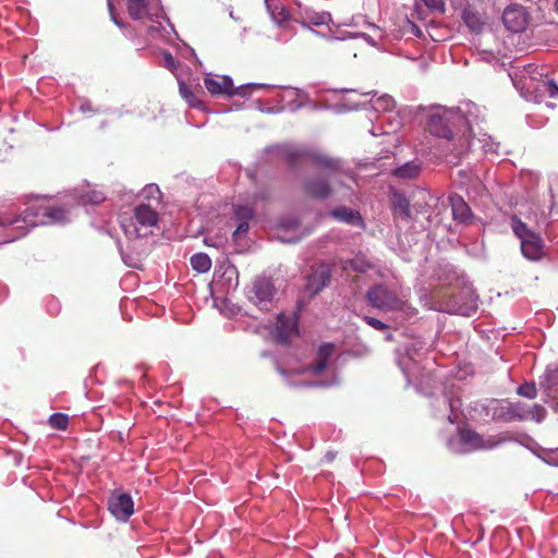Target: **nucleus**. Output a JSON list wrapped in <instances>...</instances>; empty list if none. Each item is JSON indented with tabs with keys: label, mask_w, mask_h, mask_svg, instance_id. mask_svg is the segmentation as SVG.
I'll list each match as a JSON object with an SVG mask.
<instances>
[{
	"label": "nucleus",
	"mask_w": 558,
	"mask_h": 558,
	"mask_svg": "<svg viewBox=\"0 0 558 558\" xmlns=\"http://www.w3.org/2000/svg\"><path fill=\"white\" fill-rule=\"evenodd\" d=\"M158 218V213L151 206L141 204L133 208L131 215L122 214L120 225L126 238L134 240L153 234Z\"/></svg>",
	"instance_id": "f257e3e1"
},
{
	"label": "nucleus",
	"mask_w": 558,
	"mask_h": 558,
	"mask_svg": "<svg viewBox=\"0 0 558 558\" xmlns=\"http://www.w3.org/2000/svg\"><path fill=\"white\" fill-rule=\"evenodd\" d=\"M463 112L465 116L450 109H438L432 112L427 121L429 133L438 137L453 140V128L457 123L464 120L470 124V102L465 104Z\"/></svg>",
	"instance_id": "f03ea898"
},
{
	"label": "nucleus",
	"mask_w": 558,
	"mask_h": 558,
	"mask_svg": "<svg viewBox=\"0 0 558 558\" xmlns=\"http://www.w3.org/2000/svg\"><path fill=\"white\" fill-rule=\"evenodd\" d=\"M365 300L368 305L380 312H400L407 307L405 301L400 299L397 292L385 283H377L371 287Z\"/></svg>",
	"instance_id": "7ed1b4c3"
},
{
	"label": "nucleus",
	"mask_w": 558,
	"mask_h": 558,
	"mask_svg": "<svg viewBox=\"0 0 558 558\" xmlns=\"http://www.w3.org/2000/svg\"><path fill=\"white\" fill-rule=\"evenodd\" d=\"M204 85H205V88L211 95H227L229 97L234 96V95L246 96V94L248 92L259 87V85L250 84V85L234 88L231 77L215 76V75H210V74L205 76Z\"/></svg>",
	"instance_id": "20e7f679"
},
{
	"label": "nucleus",
	"mask_w": 558,
	"mask_h": 558,
	"mask_svg": "<svg viewBox=\"0 0 558 558\" xmlns=\"http://www.w3.org/2000/svg\"><path fill=\"white\" fill-rule=\"evenodd\" d=\"M34 216L40 225H64L71 221V211L65 206L44 205L28 209L27 216Z\"/></svg>",
	"instance_id": "39448f33"
},
{
	"label": "nucleus",
	"mask_w": 558,
	"mask_h": 558,
	"mask_svg": "<svg viewBox=\"0 0 558 558\" xmlns=\"http://www.w3.org/2000/svg\"><path fill=\"white\" fill-rule=\"evenodd\" d=\"M459 438L460 442L463 446H465L470 451L489 450L501 442V439H499L496 436H489L488 438H484L481 434L466 427L459 429Z\"/></svg>",
	"instance_id": "423d86ee"
},
{
	"label": "nucleus",
	"mask_w": 558,
	"mask_h": 558,
	"mask_svg": "<svg viewBox=\"0 0 558 558\" xmlns=\"http://www.w3.org/2000/svg\"><path fill=\"white\" fill-rule=\"evenodd\" d=\"M108 508L118 520L126 521L134 511L133 499L129 494H112L108 500Z\"/></svg>",
	"instance_id": "0eeeda50"
},
{
	"label": "nucleus",
	"mask_w": 558,
	"mask_h": 558,
	"mask_svg": "<svg viewBox=\"0 0 558 558\" xmlns=\"http://www.w3.org/2000/svg\"><path fill=\"white\" fill-rule=\"evenodd\" d=\"M462 20L472 33H482L486 24V14L482 3L466 5L462 11Z\"/></svg>",
	"instance_id": "6e6552de"
},
{
	"label": "nucleus",
	"mask_w": 558,
	"mask_h": 558,
	"mask_svg": "<svg viewBox=\"0 0 558 558\" xmlns=\"http://www.w3.org/2000/svg\"><path fill=\"white\" fill-rule=\"evenodd\" d=\"M505 26L512 33L523 32L527 25V13L523 7L510 5L502 14Z\"/></svg>",
	"instance_id": "1a4fd4ad"
},
{
	"label": "nucleus",
	"mask_w": 558,
	"mask_h": 558,
	"mask_svg": "<svg viewBox=\"0 0 558 558\" xmlns=\"http://www.w3.org/2000/svg\"><path fill=\"white\" fill-rule=\"evenodd\" d=\"M272 296L274 287L265 279L255 281L250 291V300L260 308H266L268 303L271 302Z\"/></svg>",
	"instance_id": "9d476101"
},
{
	"label": "nucleus",
	"mask_w": 558,
	"mask_h": 558,
	"mask_svg": "<svg viewBox=\"0 0 558 558\" xmlns=\"http://www.w3.org/2000/svg\"><path fill=\"white\" fill-rule=\"evenodd\" d=\"M303 191L308 197L326 199L331 195L332 189L326 179L316 177L304 182Z\"/></svg>",
	"instance_id": "9b49d317"
},
{
	"label": "nucleus",
	"mask_w": 558,
	"mask_h": 558,
	"mask_svg": "<svg viewBox=\"0 0 558 558\" xmlns=\"http://www.w3.org/2000/svg\"><path fill=\"white\" fill-rule=\"evenodd\" d=\"M296 333L298 327L295 320L280 314L277 319L276 341L280 344L288 345Z\"/></svg>",
	"instance_id": "f8f14e48"
},
{
	"label": "nucleus",
	"mask_w": 558,
	"mask_h": 558,
	"mask_svg": "<svg viewBox=\"0 0 558 558\" xmlns=\"http://www.w3.org/2000/svg\"><path fill=\"white\" fill-rule=\"evenodd\" d=\"M330 281V271L327 267L320 266L308 277L305 286L306 292L313 296L319 293Z\"/></svg>",
	"instance_id": "ddd939ff"
},
{
	"label": "nucleus",
	"mask_w": 558,
	"mask_h": 558,
	"mask_svg": "<svg viewBox=\"0 0 558 558\" xmlns=\"http://www.w3.org/2000/svg\"><path fill=\"white\" fill-rule=\"evenodd\" d=\"M449 202L452 209V217L456 221L463 223L472 222V210L468 203L460 195H450Z\"/></svg>",
	"instance_id": "4468645a"
},
{
	"label": "nucleus",
	"mask_w": 558,
	"mask_h": 558,
	"mask_svg": "<svg viewBox=\"0 0 558 558\" xmlns=\"http://www.w3.org/2000/svg\"><path fill=\"white\" fill-rule=\"evenodd\" d=\"M335 352V344L330 342L323 343L317 350V361L311 364L307 369L315 375L323 374L328 365V361Z\"/></svg>",
	"instance_id": "2eb2a0df"
},
{
	"label": "nucleus",
	"mask_w": 558,
	"mask_h": 558,
	"mask_svg": "<svg viewBox=\"0 0 558 558\" xmlns=\"http://www.w3.org/2000/svg\"><path fill=\"white\" fill-rule=\"evenodd\" d=\"M521 252L530 260H539L543 256V240L534 233V238H524L521 241Z\"/></svg>",
	"instance_id": "dca6fc26"
},
{
	"label": "nucleus",
	"mask_w": 558,
	"mask_h": 558,
	"mask_svg": "<svg viewBox=\"0 0 558 558\" xmlns=\"http://www.w3.org/2000/svg\"><path fill=\"white\" fill-rule=\"evenodd\" d=\"M330 215L342 222L349 223L351 226H362L363 225V218L360 215L359 211L347 208L343 206L335 208Z\"/></svg>",
	"instance_id": "f3484780"
},
{
	"label": "nucleus",
	"mask_w": 558,
	"mask_h": 558,
	"mask_svg": "<svg viewBox=\"0 0 558 558\" xmlns=\"http://www.w3.org/2000/svg\"><path fill=\"white\" fill-rule=\"evenodd\" d=\"M151 0H128V11L133 20H142L148 15Z\"/></svg>",
	"instance_id": "a211bd4d"
},
{
	"label": "nucleus",
	"mask_w": 558,
	"mask_h": 558,
	"mask_svg": "<svg viewBox=\"0 0 558 558\" xmlns=\"http://www.w3.org/2000/svg\"><path fill=\"white\" fill-rule=\"evenodd\" d=\"M393 214L403 219H408L411 216L410 203L402 194H395L392 202Z\"/></svg>",
	"instance_id": "6ab92c4d"
},
{
	"label": "nucleus",
	"mask_w": 558,
	"mask_h": 558,
	"mask_svg": "<svg viewBox=\"0 0 558 558\" xmlns=\"http://www.w3.org/2000/svg\"><path fill=\"white\" fill-rule=\"evenodd\" d=\"M179 93L190 107L199 108L203 106V102L196 96L193 87L184 81H179Z\"/></svg>",
	"instance_id": "aec40b11"
},
{
	"label": "nucleus",
	"mask_w": 558,
	"mask_h": 558,
	"mask_svg": "<svg viewBox=\"0 0 558 558\" xmlns=\"http://www.w3.org/2000/svg\"><path fill=\"white\" fill-rule=\"evenodd\" d=\"M421 166L417 162L410 161L397 168L393 175L400 179H414L418 175Z\"/></svg>",
	"instance_id": "412c9836"
},
{
	"label": "nucleus",
	"mask_w": 558,
	"mask_h": 558,
	"mask_svg": "<svg viewBox=\"0 0 558 558\" xmlns=\"http://www.w3.org/2000/svg\"><path fill=\"white\" fill-rule=\"evenodd\" d=\"M191 266L197 272L205 274L211 267V259L205 253H197L191 257Z\"/></svg>",
	"instance_id": "4be33fe9"
},
{
	"label": "nucleus",
	"mask_w": 558,
	"mask_h": 558,
	"mask_svg": "<svg viewBox=\"0 0 558 558\" xmlns=\"http://www.w3.org/2000/svg\"><path fill=\"white\" fill-rule=\"evenodd\" d=\"M511 228L520 241H523L524 238H534L535 232L529 229L527 226L515 216L511 218Z\"/></svg>",
	"instance_id": "5701e85b"
},
{
	"label": "nucleus",
	"mask_w": 558,
	"mask_h": 558,
	"mask_svg": "<svg viewBox=\"0 0 558 558\" xmlns=\"http://www.w3.org/2000/svg\"><path fill=\"white\" fill-rule=\"evenodd\" d=\"M304 19L308 24H313L315 26L328 25L331 21V16L327 12H306Z\"/></svg>",
	"instance_id": "b1692460"
},
{
	"label": "nucleus",
	"mask_w": 558,
	"mask_h": 558,
	"mask_svg": "<svg viewBox=\"0 0 558 558\" xmlns=\"http://www.w3.org/2000/svg\"><path fill=\"white\" fill-rule=\"evenodd\" d=\"M347 265L356 272H365L372 268V264L364 255H356L354 258L348 260Z\"/></svg>",
	"instance_id": "393cba45"
},
{
	"label": "nucleus",
	"mask_w": 558,
	"mask_h": 558,
	"mask_svg": "<svg viewBox=\"0 0 558 558\" xmlns=\"http://www.w3.org/2000/svg\"><path fill=\"white\" fill-rule=\"evenodd\" d=\"M508 413L511 417L520 421L529 420L527 408L521 402L511 403L508 408Z\"/></svg>",
	"instance_id": "a878e982"
},
{
	"label": "nucleus",
	"mask_w": 558,
	"mask_h": 558,
	"mask_svg": "<svg viewBox=\"0 0 558 558\" xmlns=\"http://www.w3.org/2000/svg\"><path fill=\"white\" fill-rule=\"evenodd\" d=\"M49 425L58 430L66 429L69 425V416L64 413H53L49 417Z\"/></svg>",
	"instance_id": "bb28decb"
},
{
	"label": "nucleus",
	"mask_w": 558,
	"mask_h": 558,
	"mask_svg": "<svg viewBox=\"0 0 558 558\" xmlns=\"http://www.w3.org/2000/svg\"><path fill=\"white\" fill-rule=\"evenodd\" d=\"M105 195L100 191L90 190L81 196L83 204L98 205L105 201Z\"/></svg>",
	"instance_id": "cd10ccee"
},
{
	"label": "nucleus",
	"mask_w": 558,
	"mask_h": 558,
	"mask_svg": "<svg viewBox=\"0 0 558 558\" xmlns=\"http://www.w3.org/2000/svg\"><path fill=\"white\" fill-rule=\"evenodd\" d=\"M233 214L236 221H250L254 216V211L251 207L241 205L233 207Z\"/></svg>",
	"instance_id": "c85d7f7f"
},
{
	"label": "nucleus",
	"mask_w": 558,
	"mask_h": 558,
	"mask_svg": "<svg viewBox=\"0 0 558 558\" xmlns=\"http://www.w3.org/2000/svg\"><path fill=\"white\" fill-rule=\"evenodd\" d=\"M527 413L529 420L539 423L545 418L547 411L543 405L535 403L531 408H527Z\"/></svg>",
	"instance_id": "c756f323"
},
{
	"label": "nucleus",
	"mask_w": 558,
	"mask_h": 558,
	"mask_svg": "<svg viewBox=\"0 0 558 558\" xmlns=\"http://www.w3.org/2000/svg\"><path fill=\"white\" fill-rule=\"evenodd\" d=\"M313 160L322 168L336 170L338 161L324 155H313Z\"/></svg>",
	"instance_id": "7c9ffc66"
},
{
	"label": "nucleus",
	"mask_w": 558,
	"mask_h": 558,
	"mask_svg": "<svg viewBox=\"0 0 558 558\" xmlns=\"http://www.w3.org/2000/svg\"><path fill=\"white\" fill-rule=\"evenodd\" d=\"M517 392L518 395L529 399H534L537 396V389L533 383H525L519 386Z\"/></svg>",
	"instance_id": "2f4dec72"
},
{
	"label": "nucleus",
	"mask_w": 558,
	"mask_h": 558,
	"mask_svg": "<svg viewBox=\"0 0 558 558\" xmlns=\"http://www.w3.org/2000/svg\"><path fill=\"white\" fill-rule=\"evenodd\" d=\"M374 107L376 110H392L395 107V100L390 96H383L374 102Z\"/></svg>",
	"instance_id": "473e14b6"
},
{
	"label": "nucleus",
	"mask_w": 558,
	"mask_h": 558,
	"mask_svg": "<svg viewBox=\"0 0 558 558\" xmlns=\"http://www.w3.org/2000/svg\"><path fill=\"white\" fill-rule=\"evenodd\" d=\"M542 90L553 99L558 98V85L554 80H547L542 83Z\"/></svg>",
	"instance_id": "72a5a7b5"
},
{
	"label": "nucleus",
	"mask_w": 558,
	"mask_h": 558,
	"mask_svg": "<svg viewBox=\"0 0 558 558\" xmlns=\"http://www.w3.org/2000/svg\"><path fill=\"white\" fill-rule=\"evenodd\" d=\"M363 319L368 326L373 327L374 329H376L378 331H385L389 328V326L387 324H385L384 322H381L375 317L364 316Z\"/></svg>",
	"instance_id": "f704fd0d"
},
{
	"label": "nucleus",
	"mask_w": 558,
	"mask_h": 558,
	"mask_svg": "<svg viewBox=\"0 0 558 558\" xmlns=\"http://www.w3.org/2000/svg\"><path fill=\"white\" fill-rule=\"evenodd\" d=\"M422 1L428 9H430L433 11H438L440 13L445 12L444 0H422Z\"/></svg>",
	"instance_id": "c9c22d12"
},
{
	"label": "nucleus",
	"mask_w": 558,
	"mask_h": 558,
	"mask_svg": "<svg viewBox=\"0 0 558 558\" xmlns=\"http://www.w3.org/2000/svg\"><path fill=\"white\" fill-rule=\"evenodd\" d=\"M165 66L170 70L174 71L177 69V60L173 58V56L169 51H165L162 53Z\"/></svg>",
	"instance_id": "e433bc0d"
},
{
	"label": "nucleus",
	"mask_w": 558,
	"mask_h": 558,
	"mask_svg": "<svg viewBox=\"0 0 558 558\" xmlns=\"http://www.w3.org/2000/svg\"><path fill=\"white\" fill-rule=\"evenodd\" d=\"M238 222H239V225H238L235 231L233 232L234 238H238L239 235L246 233L248 230V221H238Z\"/></svg>",
	"instance_id": "4c0bfd02"
},
{
	"label": "nucleus",
	"mask_w": 558,
	"mask_h": 558,
	"mask_svg": "<svg viewBox=\"0 0 558 558\" xmlns=\"http://www.w3.org/2000/svg\"><path fill=\"white\" fill-rule=\"evenodd\" d=\"M298 157V154L296 153H291L288 155V158H289V161L290 163H294L295 162V159Z\"/></svg>",
	"instance_id": "58836bf2"
},
{
	"label": "nucleus",
	"mask_w": 558,
	"mask_h": 558,
	"mask_svg": "<svg viewBox=\"0 0 558 558\" xmlns=\"http://www.w3.org/2000/svg\"><path fill=\"white\" fill-rule=\"evenodd\" d=\"M453 307H454V306H440V308H439V310H440V311H448V312H449V311H454V308H453Z\"/></svg>",
	"instance_id": "ea45409f"
},
{
	"label": "nucleus",
	"mask_w": 558,
	"mask_h": 558,
	"mask_svg": "<svg viewBox=\"0 0 558 558\" xmlns=\"http://www.w3.org/2000/svg\"><path fill=\"white\" fill-rule=\"evenodd\" d=\"M278 372L282 376H288V372L286 369H283L282 367H278Z\"/></svg>",
	"instance_id": "a19ab883"
},
{
	"label": "nucleus",
	"mask_w": 558,
	"mask_h": 558,
	"mask_svg": "<svg viewBox=\"0 0 558 558\" xmlns=\"http://www.w3.org/2000/svg\"><path fill=\"white\" fill-rule=\"evenodd\" d=\"M331 43H332V44H335V45H337V46H340V45L342 44V43H341L339 39H337V38L331 39Z\"/></svg>",
	"instance_id": "79ce46f5"
},
{
	"label": "nucleus",
	"mask_w": 558,
	"mask_h": 558,
	"mask_svg": "<svg viewBox=\"0 0 558 558\" xmlns=\"http://www.w3.org/2000/svg\"><path fill=\"white\" fill-rule=\"evenodd\" d=\"M112 19H113L114 24L121 26L120 22L116 17H112Z\"/></svg>",
	"instance_id": "37998d69"
},
{
	"label": "nucleus",
	"mask_w": 558,
	"mask_h": 558,
	"mask_svg": "<svg viewBox=\"0 0 558 558\" xmlns=\"http://www.w3.org/2000/svg\"><path fill=\"white\" fill-rule=\"evenodd\" d=\"M109 9H110V12L112 13V4L109 2Z\"/></svg>",
	"instance_id": "c03bdc74"
}]
</instances>
